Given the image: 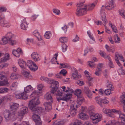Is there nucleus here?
Masks as SVG:
<instances>
[{"label": "nucleus", "mask_w": 125, "mask_h": 125, "mask_svg": "<svg viewBox=\"0 0 125 125\" xmlns=\"http://www.w3.org/2000/svg\"><path fill=\"white\" fill-rule=\"evenodd\" d=\"M87 96L90 98H92V93L91 91L90 92L86 94Z\"/></svg>", "instance_id": "63"}, {"label": "nucleus", "mask_w": 125, "mask_h": 125, "mask_svg": "<svg viewBox=\"0 0 125 125\" xmlns=\"http://www.w3.org/2000/svg\"><path fill=\"white\" fill-rule=\"evenodd\" d=\"M10 77L11 79L13 80L18 79L20 77V76L18 74H16L14 73H12L10 74Z\"/></svg>", "instance_id": "29"}, {"label": "nucleus", "mask_w": 125, "mask_h": 125, "mask_svg": "<svg viewBox=\"0 0 125 125\" xmlns=\"http://www.w3.org/2000/svg\"><path fill=\"white\" fill-rule=\"evenodd\" d=\"M6 73L5 72L2 71H0V79L2 78H5V77H6L5 76Z\"/></svg>", "instance_id": "51"}, {"label": "nucleus", "mask_w": 125, "mask_h": 125, "mask_svg": "<svg viewBox=\"0 0 125 125\" xmlns=\"http://www.w3.org/2000/svg\"><path fill=\"white\" fill-rule=\"evenodd\" d=\"M40 79L43 81L49 84H51L53 85V87H52L51 90V93L54 94L55 91L56 90L59 86V83L58 82L52 79H49L48 78L45 77L41 76L40 78Z\"/></svg>", "instance_id": "5"}, {"label": "nucleus", "mask_w": 125, "mask_h": 125, "mask_svg": "<svg viewBox=\"0 0 125 125\" xmlns=\"http://www.w3.org/2000/svg\"><path fill=\"white\" fill-rule=\"evenodd\" d=\"M28 23H27L25 19H24L22 21V23L20 25L21 29L26 30L27 28Z\"/></svg>", "instance_id": "22"}, {"label": "nucleus", "mask_w": 125, "mask_h": 125, "mask_svg": "<svg viewBox=\"0 0 125 125\" xmlns=\"http://www.w3.org/2000/svg\"><path fill=\"white\" fill-rule=\"evenodd\" d=\"M1 40L2 42V44L3 45H5L8 43V42H10L9 40H8L7 38L5 36L3 37H2Z\"/></svg>", "instance_id": "34"}, {"label": "nucleus", "mask_w": 125, "mask_h": 125, "mask_svg": "<svg viewBox=\"0 0 125 125\" xmlns=\"http://www.w3.org/2000/svg\"><path fill=\"white\" fill-rule=\"evenodd\" d=\"M14 35L11 32H8L6 35L5 36L7 38L8 40L10 41L9 43L13 45L16 43V41L15 40H12V38L14 37Z\"/></svg>", "instance_id": "13"}, {"label": "nucleus", "mask_w": 125, "mask_h": 125, "mask_svg": "<svg viewBox=\"0 0 125 125\" xmlns=\"http://www.w3.org/2000/svg\"><path fill=\"white\" fill-rule=\"evenodd\" d=\"M120 14L125 19V12L123 9L119 11Z\"/></svg>", "instance_id": "45"}, {"label": "nucleus", "mask_w": 125, "mask_h": 125, "mask_svg": "<svg viewBox=\"0 0 125 125\" xmlns=\"http://www.w3.org/2000/svg\"><path fill=\"white\" fill-rule=\"evenodd\" d=\"M113 90H112L110 89H107L105 90L104 91V93L106 95H109L111 93V91H113Z\"/></svg>", "instance_id": "50"}, {"label": "nucleus", "mask_w": 125, "mask_h": 125, "mask_svg": "<svg viewBox=\"0 0 125 125\" xmlns=\"http://www.w3.org/2000/svg\"><path fill=\"white\" fill-rule=\"evenodd\" d=\"M10 90L7 88H0V93H5L8 92Z\"/></svg>", "instance_id": "33"}, {"label": "nucleus", "mask_w": 125, "mask_h": 125, "mask_svg": "<svg viewBox=\"0 0 125 125\" xmlns=\"http://www.w3.org/2000/svg\"><path fill=\"white\" fill-rule=\"evenodd\" d=\"M84 91L86 94L90 92L91 91L89 89L88 87H84Z\"/></svg>", "instance_id": "59"}, {"label": "nucleus", "mask_w": 125, "mask_h": 125, "mask_svg": "<svg viewBox=\"0 0 125 125\" xmlns=\"http://www.w3.org/2000/svg\"><path fill=\"white\" fill-rule=\"evenodd\" d=\"M79 117L81 119L86 120L89 118L88 115L83 112L80 113L78 115Z\"/></svg>", "instance_id": "23"}, {"label": "nucleus", "mask_w": 125, "mask_h": 125, "mask_svg": "<svg viewBox=\"0 0 125 125\" xmlns=\"http://www.w3.org/2000/svg\"><path fill=\"white\" fill-rule=\"evenodd\" d=\"M34 113L33 114H41L44 110L42 108L40 107H36V106L31 108H30Z\"/></svg>", "instance_id": "12"}, {"label": "nucleus", "mask_w": 125, "mask_h": 125, "mask_svg": "<svg viewBox=\"0 0 125 125\" xmlns=\"http://www.w3.org/2000/svg\"><path fill=\"white\" fill-rule=\"evenodd\" d=\"M115 6L114 2L111 0L108 2L107 5H105V8L108 10H111L114 8Z\"/></svg>", "instance_id": "20"}, {"label": "nucleus", "mask_w": 125, "mask_h": 125, "mask_svg": "<svg viewBox=\"0 0 125 125\" xmlns=\"http://www.w3.org/2000/svg\"><path fill=\"white\" fill-rule=\"evenodd\" d=\"M96 102L100 106H102V103L107 104L109 103V101L107 98L104 99H101L99 97H96L95 98Z\"/></svg>", "instance_id": "11"}, {"label": "nucleus", "mask_w": 125, "mask_h": 125, "mask_svg": "<svg viewBox=\"0 0 125 125\" xmlns=\"http://www.w3.org/2000/svg\"><path fill=\"white\" fill-rule=\"evenodd\" d=\"M59 40L62 43L66 42L68 41V38L66 37H62L60 38Z\"/></svg>", "instance_id": "35"}, {"label": "nucleus", "mask_w": 125, "mask_h": 125, "mask_svg": "<svg viewBox=\"0 0 125 125\" xmlns=\"http://www.w3.org/2000/svg\"><path fill=\"white\" fill-rule=\"evenodd\" d=\"M60 73L64 76H65L67 73V71L65 69L62 70Z\"/></svg>", "instance_id": "57"}, {"label": "nucleus", "mask_w": 125, "mask_h": 125, "mask_svg": "<svg viewBox=\"0 0 125 125\" xmlns=\"http://www.w3.org/2000/svg\"><path fill=\"white\" fill-rule=\"evenodd\" d=\"M115 60L116 63L119 66L121 65V64L118 60V56L117 55V53H115Z\"/></svg>", "instance_id": "55"}, {"label": "nucleus", "mask_w": 125, "mask_h": 125, "mask_svg": "<svg viewBox=\"0 0 125 125\" xmlns=\"http://www.w3.org/2000/svg\"><path fill=\"white\" fill-rule=\"evenodd\" d=\"M32 118L35 122L36 125H41L42 123L40 116L37 114H34L32 116Z\"/></svg>", "instance_id": "14"}, {"label": "nucleus", "mask_w": 125, "mask_h": 125, "mask_svg": "<svg viewBox=\"0 0 125 125\" xmlns=\"http://www.w3.org/2000/svg\"><path fill=\"white\" fill-rule=\"evenodd\" d=\"M122 102L123 104V110L125 112V100L123 99Z\"/></svg>", "instance_id": "64"}, {"label": "nucleus", "mask_w": 125, "mask_h": 125, "mask_svg": "<svg viewBox=\"0 0 125 125\" xmlns=\"http://www.w3.org/2000/svg\"><path fill=\"white\" fill-rule=\"evenodd\" d=\"M106 83L107 84L106 86L107 89L113 90L114 87L111 83L108 80H107L106 81Z\"/></svg>", "instance_id": "27"}, {"label": "nucleus", "mask_w": 125, "mask_h": 125, "mask_svg": "<svg viewBox=\"0 0 125 125\" xmlns=\"http://www.w3.org/2000/svg\"><path fill=\"white\" fill-rule=\"evenodd\" d=\"M81 105H79V104H72L71 105V108L70 109V114L72 116H73L75 115L76 114V109L75 108V107L76 108H78Z\"/></svg>", "instance_id": "16"}, {"label": "nucleus", "mask_w": 125, "mask_h": 125, "mask_svg": "<svg viewBox=\"0 0 125 125\" xmlns=\"http://www.w3.org/2000/svg\"><path fill=\"white\" fill-rule=\"evenodd\" d=\"M15 114L14 111H9V110H6L4 112V117L7 120L10 119L11 116Z\"/></svg>", "instance_id": "10"}, {"label": "nucleus", "mask_w": 125, "mask_h": 125, "mask_svg": "<svg viewBox=\"0 0 125 125\" xmlns=\"http://www.w3.org/2000/svg\"><path fill=\"white\" fill-rule=\"evenodd\" d=\"M33 90V88L30 85L27 86L24 88L25 91L26 93H28L29 92Z\"/></svg>", "instance_id": "32"}, {"label": "nucleus", "mask_w": 125, "mask_h": 125, "mask_svg": "<svg viewBox=\"0 0 125 125\" xmlns=\"http://www.w3.org/2000/svg\"><path fill=\"white\" fill-rule=\"evenodd\" d=\"M58 56L57 54L55 53L54 55V58H53L51 60V61L52 64L55 63V62H57V57Z\"/></svg>", "instance_id": "39"}, {"label": "nucleus", "mask_w": 125, "mask_h": 125, "mask_svg": "<svg viewBox=\"0 0 125 125\" xmlns=\"http://www.w3.org/2000/svg\"><path fill=\"white\" fill-rule=\"evenodd\" d=\"M103 112L106 114L107 116L110 117H112L113 116V114L117 113L119 114L120 113L119 110H118L115 109H108L106 108L103 109Z\"/></svg>", "instance_id": "7"}, {"label": "nucleus", "mask_w": 125, "mask_h": 125, "mask_svg": "<svg viewBox=\"0 0 125 125\" xmlns=\"http://www.w3.org/2000/svg\"><path fill=\"white\" fill-rule=\"evenodd\" d=\"M117 53V55L118 56L119 60L121 61H122L123 62H124L125 60L124 59L123 56L121 54H118V52H116Z\"/></svg>", "instance_id": "53"}, {"label": "nucleus", "mask_w": 125, "mask_h": 125, "mask_svg": "<svg viewBox=\"0 0 125 125\" xmlns=\"http://www.w3.org/2000/svg\"><path fill=\"white\" fill-rule=\"evenodd\" d=\"M28 111L27 107L26 106L23 107L21 109L20 111L18 113V115L19 116H23L27 114Z\"/></svg>", "instance_id": "17"}, {"label": "nucleus", "mask_w": 125, "mask_h": 125, "mask_svg": "<svg viewBox=\"0 0 125 125\" xmlns=\"http://www.w3.org/2000/svg\"><path fill=\"white\" fill-rule=\"evenodd\" d=\"M44 36L46 38L49 39L51 36V32L50 31H46L45 33Z\"/></svg>", "instance_id": "38"}, {"label": "nucleus", "mask_w": 125, "mask_h": 125, "mask_svg": "<svg viewBox=\"0 0 125 125\" xmlns=\"http://www.w3.org/2000/svg\"><path fill=\"white\" fill-rule=\"evenodd\" d=\"M12 54L16 57H19L20 55H22L23 52L21 48H18L17 50H14L12 51Z\"/></svg>", "instance_id": "18"}, {"label": "nucleus", "mask_w": 125, "mask_h": 125, "mask_svg": "<svg viewBox=\"0 0 125 125\" xmlns=\"http://www.w3.org/2000/svg\"><path fill=\"white\" fill-rule=\"evenodd\" d=\"M52 11L54 13L57 15H59L61 13L60 10L56 9H53Z\"/></svg>", "instance_id": "49"}, {"label": "nucleus", "mask_w": 125, "mask_h": 125, "mask_svg": "<svg viewBox=\"0 0 125 125\" xmlns=\"http://www.w3.org/2000/svg\"><path fill=\"white\" fill-rule=\"evenodd\" d=\"M88 65L89 66L91 67H93L95 66V64H94V62L91 61H89Z\"/></svg>", "instance_id": "61"}, {"label": "nucleus", "mask_w": 125, "mask_h": 125, "mask_svg": "<svg viewBox=\"0 0 125 125\" xmlns=\"http://www.w3.org/2000/svg\"><path fill=\"white\" fill-rule=\"evenodd\" d=\"M105 47L108 52H111L113 53H114L115 52V50L114 49L112 48L111 47L109 46L107 44L105 45Z\"/></svg>", "instance_id": "40"}, {"label": "nucleus", "mask_w": 125, "mask_h": 125, "mask_svg": "<svg viewBox=\"0 0 125 125\" xmlns=\"http://www.w3.org/2000/svg\"><path fill=\"white\" fill-rule=\"evenodd\" d=\"M64 123V122L63 121H59L57 120L54 122L53 124V125H63Z\"/></svg>", "instance_id": "36"}, {"label": "nucleus", "mask_w": 125, "mask_h": 125, "mask_svg": "<svg viewBox=\"0 0 125 125\" xmlns=\"http://www.w3.org/2000/svg\"><path fill=\"white\" fill-rule=\"evenodd\" d=\"M40 93V92L36 90L33 92L30 96L31 97H34V98L30 101L28 105L29 108H31L32 107H35L40 104V101L39 100V97Z\"/></svg>", "instance_id": "4"}, {"label": "nucleus", "mask_w": 125, "mask_h": 125, "mask_svg": "<svg viewBox=\"0 0 125 125\" xmlns=\"http://www.w3.org/2000/svg\"><path fill=\"white\" fill-rule=\"evenodd\" d=\"M9 84L8 80L6 79V77L5 78H2L0 79V86L8 85Z\"/></svg>", "instance_id": "21"}, {"label": "nucleus", "mask_w": 125, "mask_h": 125, "mask_svg": "<svg viewBox=\"0 0 125 125\" xmlns=\"http://www.w3.org/2000/svg\"><path fill=\"white\" fill-rule=\"evenodd\" d=\"M119 117L121 120L120 124L123 125L125 124V115L123 114H120Z\"/></svg>", "instance_id": "25"}, {"label": "nucleus", "mask_w": 125, "mask_h": 125, "mask_svg": "<svg viewBox=\"0 0 125 125\" xmlns=\"http://www.w3.org/2000/svg\"><path fill=\"white\" fill-rule=\"evenodd\" d=\"M31 57L35 62L39 61L40 59V56L37 52H33L31 55Z\"/></svg>", "instance_id": "19"}, {"label": "nucleus", "mask_w": 125, "mask_h": 125, "mask_svg": "<svg viewBox=\"0 0 125 125\" xmlns=\"http://www.w3.org/2000/svg\"><path fill=\"white\" fill-rule=\"evenodd\" d=\"M21 73L25 77L29 78H32V76L29 72L25 71L22 70H21Z\"/></svg>", "instance_id": "26"}, {"label": "nucleus", "mask_w": 125, "mask_h": 125, "mask_svg": "<svg viewBox=\"0 0 125 125\" xmlns=\"http://www.w3.org/2000/svg\"><path fill=\"white\" fill-rule=\"evenodd\" d=\"M19 104L17 103H13L10 105V108L12 111L17 110L19 108Z\"/></svg>", "instance_id": "24"}, {"label": "nucleus", "mask_w": 125, "mask_h": 125, "mask_svg": "<svg viewBox=\"0 0 125 125\" xmlns=\"http://www.w3.org/2000/svg\"><path fill=\"white\" fill-rule=\"evenodd\" d=\"M82 91L81 90L77 89L75 90L74 94L77 97V103L79 105H81L83 102L84 98L81 95Z\"/></svg>", "instance_id": "8"}, {"label": "nucleus", "mask_w": 125, "mask_h": 125, "mask_svg": "<svg viewBox=\"0 0 125 125\" xmlns=\"http://www.w3.org/2000/svg\"><path fill=\"white\" fill-rule=\"evenodd\" d=\"M109 25L110 26L113 31L115 33H117V31L115 26L113 25L112 24L110 23V21L109 22Z\"/></svg>", "instance_id": "41"}, {"label": "nucleus", "mask_w": 125, "mask_h": 125, "mask_svg": "<svg viewBox=\"0 0 125 125\" xmlns=\"http://www.w3.org/2000/svg\"><path fill=\"white\" fill-rule=\"evenodd\" d=\"M76 6L77 8L75 14L77 16H79L86 14L88 11L92 10L95 5L93 3L86 5L84 4L83 2H79L77 4Z\"/></svg>", "instance_id": "2"}, {"label": "nucleus", "mask_w": 125, "mask_h": 125, "mask_svg": "<svg viewBox=\"0 0 125 125\" xmlns=\"http://www.w3.org/2000/svg\"><path fill=\"white\" fill-rule=\"evenodd\" d=\"M5 19L4 18H1L0 20V25L2 26H4L5 23L6 22Z\"/></svg>", "instance_id": "48"}, {"label": "nucleus", "mask_w": 125, "mask_h": 125, "mask_svg": "<svg viewBox=\"0 0 125 125\" xmlns=\"http://www.w3.org/2000/svg\"><path fill=\"white\" fill-rule=\"evenodd\" d=\"M33 35L38 39L39 41L41 40L42 39V38L40 35L39 32L37 31H35L33 32Z\"/></svg>", "instance_id": "30"}, {"label": "nucleus", "mask_w": 125, "mask_h": 125, "mask_svg": "<svg viewBox=\"0 0 125 125\" xmlns=\"http://www.w3.org/2000/svg\"><path fill=\"white\" fill-rule=\"evenodd\" d=\"M21 94L22 95V99H27L28 96L26 93L23 92L21 93Z\"/></svg>", "instance_id": "54"}, {"label": "nucleus", "mask_w": 125, "mask_h": 125, "mask_svg": "<svg viewBox=\"0 0 125 125\" xmlns=\"http://www.w3.org/2000/svg\"><path fill=\"white\" fill-rule=\"evenodd\" d=\"M15 125H31L28 121H24L20 124L18 125L17 123L14 124Z\"/></svg>", "instance_id": "43"}, {"label": "nucleus", "mask_w": 125, "mask_h": 125, "mask_svg": "<svg viewBox=\"0 0 125 125\" xmlns=\"http://www.w3.org/2000/svg\"><path fill=\"white\" fill-rule=\"evenodd\" d=\"M74 91L71 88L67 87L66 89L65 86H62L58 88V87L55 91V95L57 96V100H69L72 97V94Z\"/></svg>", "instance_id": "1"}, {"label": "nucleus", "mask_w": 125, "mask_h": 125, "mask_svg": "<svg viewBox=\"0 0 125 125\" xmlns=\"http://www.w3.org/2000/svg\"><path fill=\"white\" fill-rule=\"evenodd\" d=\"M67 47V46L64 43L62 44V49L63 52H65L66 51Z\"/></svg>", "instance_id": "47"}, {"label": "nucleus", "mask_w": 125, "mask_h": 125, "mask_svg": "<svg viewBox=\"0 0 125 125\" xmlns=\"http://www.w3.org/2000/svg\"><path fill=\"white\" fill-rule=\"evenodd\" d=\"M75 73H73L72 74V76L74 78H80L81 77V75L78 76L77 72L76 71H75Z\"/></svg>", "instance_id": "46"}, {"label": "nucleus", "mask_w": 125, "mask_h": 125, "mask_svg": "<svg viewBox=\"0 0 125 125\" xmlns=\"http://www.w3.org/2000/svg\"><path fill=\"white\" fill-rule=\"evenodd\" d=\"M104 6H102L100 11V13L101 15L102 20L103 23L105 24L107 23V20L106 19V14L104 12Z\"/></svg>", "instance_id": "15"}, {"label": "nucleus", "mask_w": 125, "mask_h": 125, "mask_svg": "<svg viewBox=\"0 0 125 125\" xmlns=\"http://www.w3.org/2000/svg\"><path fill=\"white\" fill-rule=\"evenodd\" d=\"M10 57L9 54L8 53H6L5 54V56L3 58H1L0 60V62L1 63L2 62H5L6 61L8 60L9 59Z\"/></svg>", "instance_id": "31"}, {"label": "nucleus", "mask_w": 125, "mask_h": 125, "mask_svg": "<svg viewBox=\"0 0 125 125\" xmlns=\"http://www.w3.org/2000/svg\"><path fill=\"white\" fill-rule=\"evenodd\" d=\"M91 118L93 121L94 123H96L102 119V115L101 114L98 113L93 114L91 116Z\"/></svg>", "instance_id": "9"}, {"label": "nucleus", "mask_w": 125, "mask_h": 125, "mask_svg": "<svg viewBox=\"0 0 125 125\" xmlns=\"http://www.w3.org/2000/svg\"><path fill=\"white\" fill-rule=\"evenodd\" d=\"M44 98L49 101L44 103L46 111H49L52 109V104L53 102V99L50 93H47L44 95Z\"/></svg>", "instance_id": "6"}, {"label": "nucleus", "mask_w": 125, "mask_h": 125, "mask_svg": "<svg viewBox=\"0 0 125 125\" xmlns=\"http://www.w3.org/2000/svg\"><path fill=\"white\" fill-rule=\"evenodd\" d=\"M101 69H97L96 70L95 74L97 76H99L101 73Z\"/></svg>", "instance_id": "52"}, {"label": "nucleus", "mask_w": 125, "mask_h": 125, "mask_svg": "<svg viewBox=\"0 0 125 125\" xmlns=\"http://www.w3.org/2000/svg\"><path fill=\"white\" fill-rule=\"evenodd\" d=\"M18 63L20 67L22 68H25L27 66L30 69L33 71L37 70L38 67L36 64L33 61L28 60L27 63L23 60H20L18 62Z\"/></svg>", "instance_id": "3"}, {"label": "nucleus", "mask_w": 125, "mask_h": 125, "mask_svg": "<svg viewBox=\"0 0 125 125\" xmlns=\"http://www.w3.org/2000/svg\"><path fill=\"white\" fill-rule=\"evenodd\" d=\"M73 123H71L70 125H81L82 123L81 121L76 119H74Z\"/></svg>", "instance_id": "28"}, {"label": "nucleus", "mask_w": 125, "mask_h": 125, "mask_svg": "<svg viewBox=\"0 0 125 125\" xmlns=\"http://www.w3.org/2000/svg\"><path fill=\"white\" fill-rule=\"evenodd\" d=\"M6 9L4 7H0V12H6Z\"/></svg>", "instance_id": "62"}, {"label": "nucleus", "mask_w": 125, "mask_h": 125, "mask_svg": "<svg viewBox=\"0 0 125 125\" xmlns=\"http://www.w3.org/2000/svg\"><path fill=\"white\" fill-rule=\"evenodd\" d=\"M61 68H66L69 67V65L66 63H62L60 64Z\"/></svg>", "instance_id": "42"}, {"label": "nucleus", "mask_w": 125, "mask_h": 125, "mask_svg": "<svg viewBox=\"0 0 125 125\" xmlns=\"http://www.w3.org/2000/svg\"><path fill=\"white\" fill-rule=\"evenodd\" d=\"M22 95L21 94H15V97L18 99H22Z\"/></svg>", "instance_id": "58"}, {"label": "nucleus", "mask_w": 125, "mask_h": 125, "mask_svg": "<svg viewBox=\"0 0 125 125\" xmlns=\"http://www.w3.org/2000/svg\"><path fill=\"white\" fill-rule=\"evenodd\" d=\"M109 74V73L107 70H105L104 71V74L105 78H107L108 77Z\"/></svg>", "instance_id": "56"}, {"label": "nucleus", "mask_w": 125, "mask_h": 125, "mask_svg": "<svg viewBox=\"0 0 125 125\" xmlns=\"http://www.w3.org/2000/svg\"><path fill=\"white\" fill-rule=\"evenodd\" d=\"M18 84V83L17 82H14L10 86V89L12 90L14 88H16L17 87Z\"/></svg>", "instance_id": "37"}, {"label": "nucleus", "mask_w": 125, "mask_h": 125, "mask_svg": "<svg viewBox=\"0 0 125 125\" xmlns=\"http://www.w3.org/2000/svg\"><path fill=\"white\" fill-rule=\"evenodd\" d=\"M67 26L65 25L64 27L62 28V29L63 30L62 32H65L67 31Z\"/></svg>", "instance_id": "60"}, {"label": "nucleus", "mask_w": 125, "mask_h": 125, "mask_svg": "<svg viewBox=\"0 0 125 125\" xmlns=\"http://www.w3.org/2000/svg\"><path fill=\"white\" fill-rule=\"evenodd\" d=\"M121 67V68L118 70V72L120 74L124 75L125 74V70L123 69L122 67Z\"/></svg>", "instance_id": "44"}]
</instances>
